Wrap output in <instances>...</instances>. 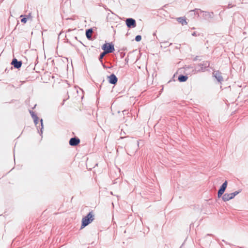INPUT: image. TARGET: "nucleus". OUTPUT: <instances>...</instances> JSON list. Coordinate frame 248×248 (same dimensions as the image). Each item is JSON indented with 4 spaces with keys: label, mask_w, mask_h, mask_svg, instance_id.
<instances>
[{
    "label": "nucleus",
    "mask_w": 248,
    "mask_h": 248,
    "mask_svg": "<svg viewBox=\"0 0 248 248\" xmlns=\"http://www.w3.org/2000/svg\"><path fill=\"white\" fill-rule=\"evenodd\" d=\"M94 216L93 211H91L89 213L87 216L83 217L82 219L81 229L85 227L90 223H91L94 219Z\"/></svg>",
    "instance_id": "1"
},
{
    "label": "nucleus",
    "mask_w": 248,
    "mask_h": 248,
    "mask_svg": "<svg viewBox=\"0 0 248 248\" xmlns=\"http://www.w3.org/2000/svg\"><path fill=\"white\" fill-rule=\"evenodd\" d=\"M210 63L208 61H204L198 64L197 66L194 70L196 72H204L205 68L209 66Z\"/></svg>",
    "instance_id": "2"
},
{
    "label": "nucleus",
    "mask_w": 248,
    "mask_h": 248,
    "mask_svg": "<svg viewBox=\"0 0 248 248\" xmlns=\"http://www.w3.org/2000/svg\"><path fill=\"white\" fill-rule=\"evenodd\" d=\"M102 49L106 54L112 53L115 50L114 45L112 43H106L104 44L102 46Z\"/></svg>",
    "instance_id": "3"
},
{
    "label": "nucleus",
    "mask_w": 248,
    "mask_h": 248,
    "mask_svg": "<svg viewBox=\"0 0 248 248\" xmlns=\"http://www.w3.org/2000/svg\"><path fill=\"white\" fill-rule=\"evenodd\" d=\"M241 192V190L236 191L231 193H225L222 197V199L224 202L228 201L231 199H232L235 196Z\"/></svg>",
    "instance_id": "4"
},
{
    "label": "nucleus",
    "mask_w": 248,
    "mask_h": 248,
    "mask_svg": "<svg viewBox=\"0 0 248 248\" xmlns=\"http://www.w3.org/2000/svg\"><path fill=\"white\" fill-rule=\"evenodd\" d=\"M125 23L129 28H133L136 27V20L132 18H127L125 20Z\"/></svg>",
    "instance_id": "5"
},
{
    "label": "nucleus",
    "mask_w": 248,
    "mask_h": 248,
    "mask_svg": "<svg viewBox=\"0 0 248 248\" xmlns=\"http://www.w3.org/2000/svg\"><path fill=\"white\" fill-rule=\"evenodd\" d=\"M108 78L109 83L111 84L115 85L118 81V78L114 74H112L109 76H108Z\"/></svg>",
    "instance_id": "6"
},
{
    "label": "nucleus",
    "mask_w": 248,
    "mask_h": 248,
    "mask_svg": "<svg viewBox=\"0 0 248 248\" xmlns=\"http://www.w3.org/2000/svg\"><path fill=\"white\" fill-rule=\"evenodd\" d=\"M80 143V140L77 137L72 138L70 139L69 143L71 146H76Z\"/></svg>",
    "instance_id": "7"
},
{
    "label": "nucleus",
    "mask_w": 248,
    "mask_h": 248,
    "mask_svg": "<svg viewBox=\"0 0 248 248\" xmlns=\"http://www.w3.org/2000/svg\"><path fill=\"white\" fill-rule=\"evenodd\" d=\"M22 64V61H18L16 58H14L11 62V64L16 69L20 68Z\"/></svg>",
    "instance_id": "8"
},
{
    "label": "nucleus",
    "mask_w": 248,
    "mask_h": 248,
    "mask_svg": "<svg viewBox=\"0 0 248 248\" xmlns=\"http://www.w3.org/2000/svg\"><path fill=\"white\" fill-rule=\"evenodd\" d=\"M213 75L218 82H221L223 80V78L221 75V73L219 71L214 72L213 73Z\"/></svg>",
    "instance_id": "9"
},
{
    "label": "nucleus",
    "mask_w": 248,
    "mask_h": 248,
    "mask_svg": "<svg viewBox=\"0 0 248 248\" xmlns=\"http://www.w3.org/2000/svg\"><path fill=\"white\" fill-rule=\"evenodd\" d=\"M201 12L203 13L202 16L205 19L212 18L214 16L213 12H209L203 11H201Z\"/></svg>",
    "instance_id": "10"
},
{
    "label": "nucleus",
    "mask_w": 248,
    "mask_h": 248,
    "mask_svg": "<svg viewBox=\"0 0 248 248\" xmlns=\"http://www.w3.org/2000/svg\"><path fill=\"white\" fill-rule=\"evenodd\" d=\"M177 21L181 23L182 25H186L187 24L186 18L184 17H180L177 18Z\"/></svg>",
    "instance_id": "11"
},
{
    "label": "nucleus",
    "mask_w": 248,
    "mask_h": 248,
    "mask_svg": "<svg viewBox=\"0 0 248 248\" xmlns=\"http://www.w3.org/2000/svg\"><path fill=\"white\" fill-rule=\"evenodd\" d=\"M93 32V31L92 29H89L86 31V36L88 39H91Z\"/></svg>",
    "instance_id": "12"
},
{
    "label": "nucleus",
    "mask_w": 248,
    "mask_h": 248,
    "mask_svg": "<svg viewBox=\"0 0 248 248\" xmlns=\"http://www.w3.org/2000/svg\"><path fill=\"white\" fill-rule=\"evenodd\" d=\"M188 77L186 76L181 75L178 77V80L180 82H185L187 79Z\"/></svg>",
    "instance_id": "13"
},
{
    "label": "nucleus",
    "mask_w": 248,
    "mask_h": 248,
    "mask_svg": "<svg viewBox=\"0 0 248 248\" xmlns=\"http://www.w3.org/2000/svg\"><path fill=\"white\" fill-rule=\"evenodd\" d=\"M225 189H226L225 188L222 187L221 186H220V188L219 189L217 192L218 198H220L222 196L224 191H225Z\"/></svg>",
    "instance_id": "14"
},
{
    "label": "nucleus",
    "mask_w": 248,
    "mask_h": 248,
    "mask_svg": "<svg viewBox=\"0 0 248 248\" xmlns=\"http://www.w3.org/2000/svg\"><path fill=\"white\" fill-rule=\"evenodd\" d=\"M225 189H226L225 188L222 187L221 186H220V188L219 189L217 192L218 198H220L222 196L224 191H225Z\"/></svg>",
    "instance_id": "15"
},
{
    "label": "nucleus",
    "mask_w": 248,
    "mask_h": 248,
    "mask_svg": "<svg viewBox=\"0 0 248 248\" xmlns=\"http://www.w3.org/2000/svg\"><path fill=\"white\" fill-rule=\"evenodd\" d=\"M107 54L106 53H105L104 51L103 52H102L99 58H98V59H99V61L101 63V64L103 65V67H105V64H103V59L104 58V57L105 56V55Z\"/></svg>",
    "instance_id": "16"
},
{
    "label": "nucleus",
    "mask_w": 248,
    "mask_h": 248,
    "mask_svg": "<svg viewBox=\"0 0 248 248\" xmlns=\"http://www.w3.org/2000/svg\"><path fill=\"white\" fill-rule=\"evenodd\" d=\"M201 10L200 9H195L194 10H190L189 13L193 14L194 15H197L198 16H199V11L201 12Z\"/></svg>",
    "instance_id": "17"
},
{
    "label": "nucleus",
    "mask_w": 248,
    "mask_h": 248,
    "mask_svg": "<svg viewBox=\"0 0 248 248\" xmlns=\"http://www.w3.org/2000/svg\"><path fill=\"white\" fill-rule=\"evenodd\" d=\"M30 113L34 121H37L38 119L37 116L34 113V112L32 110H30Z\"/></svg>",
    "instance_id": "18"
},
{
    "label": "nucleus",
    "mask_w": 248,
    "mask_h": 248,
    "mask_svg": "<svg viewBox=\"0 0 248 248\" xmlns=\"http://www.w3.org/2000/svg\"><path fill=\"white\" fill-rule=\"evenodd\" d=\"M141 36L140 35H137L135 37V40L137 42L140 41L141 40Z\"/></svg>",
    "instance_id": "19"
},
{
    "label": "nucleus",
    "mask_w": 248,
    "mask_h": 248,
    "mask_svg": "<svg viewBox=\"0 0 248 248\" xmlns=\"http://www.w3.org/2000/svg\"><path fill=\"white\" fill-rule=\"evenodd\" d=\"M40 122H41V128L40 129V135H41L43 133V120L41 119L40 120Z\"/></svg>",
    "instance_id": "20"
},
{
    "label": "nucleus",
    "mask_w": 248,
    "mask_h": 248,
    "mask_svg": "<svg viewBox=\"0 0 248 248\" xmlns=\"http://www.w3.org/2000/svg\"><path fill=\"white\" fill-rule=\"evenodd\" d=\"M221 186L226 189V187L227 186V181H225L221 185Z\"/></svg>",
    "instance_id": "21"
},
{
    "label": "nucleus",
    "mask_w": 248,
    "mask_h": 248,
    "mask_svg": "<svg viewBox=\"0 0 248 248\" xmlns=\"http://www.w3.org/2000/svg\"><path fill=\"white\" fill-rule=\"evenodd\" d=\"M27 21V18L26 17H24V18H22L21 20V22L24 23H26Z\"/></svg>",
    "instance_id": "22"
},
{
    "label": "nucleus",
    "mask_w": 248,
    "mask_h": 248,
    "mask_svg": "<svg viewBox=\"0 0 248 248\" xmlns=\"http://www.w3.org/2000/svg\"><path fill=\"white\" fill-rule=\"evenodd\" d=\"M120 55H121V57L122 58H123L124 56V55H125V53H123V52H121V54H120Z\"/></svg>",
    "instance_id": "23"
},
{
    "label": "nucleus",
    "mask_w": 248,
    "mask_h": 248,
    "mask_svg": "<svg viewBox=\"0 0 248 248\" xmlns=\"http://www.w3.org/2000/svg\"><path fill=\"white\" fill-rule=\"evenodd\" d=\"M123 113L124 115H125V114H127L128 112H127V110H124L123 111Z\"/></svg>",
    "instance_id": "24"
},
{
    "label": "nucleus",
    "mask_w": 248,
    "mask_h": 248,
    "mask_svg": "<svg viewBox=\"0 0 248 248\" xmlns=\"http://www.w3.org/2000/svg\"><path fill=\"white\" fill-rule=\"evenodd\" d=\"M192 36H197L198 35L196 32H193L192 34Z\"/></svg>",
    "instance_id": "25"
},
{
    "label": "nucleus",
    "mask_w": 248,
    "mask_h": 248,
    "mask_svg": "<svg viewBox=\"0 0 248 248\" xmlns=\"http://www.w3.org/2000/svg\"><path fill=\"white\" fill-rule=\"evenodd\" d=\"M34 123L36 125L38 123V119H37V121H34Z\"/></svg>",
    "instance_id": "26"
},
{
    "label": "nucleus",
    "mask_w": 248,
    "mask_h": 248,
    "mask_svg": "<svg viewBox=\"0 0 248 248\" xmlns=\"http://www.w3.org/2000/svg\"><path fill=\"white\" fill-rule=\"evenodd\" d=\"M72 31V30H71V29H68L67 31H66V33H67V32H70V31Z\"/></svg>",
    "instance_id": "27"
},
{
    "label": "nucleus",
    "mask_w": 248,
    "mask_h": 248,
    "mask_svg": "<svg viewBox=\"0 0 248 248\" xmlns=\"http://www.w3.org/2000/svg\"><path fill=\"white\" fill-rule=\"evenodd\" d=\"M135 145H137L138 146H139V141H137V142L135 144Z\"/></svg>",
    "instance_id": "28"
},
{
    "label": "nucleus",
    "mask_w": 248,
    "mask_h": 248,
    "mask_svg": "<svg viewBox=\"0 0 248 248\" xmlns=\"http://www.w3.org/2000/svg\"><path fill=\"white\" fill-rule=\"evenodd\" d=\"M207 235H211V234H207Z\"/></svg>",
    "instance_id": "29"
}]
</instances>
